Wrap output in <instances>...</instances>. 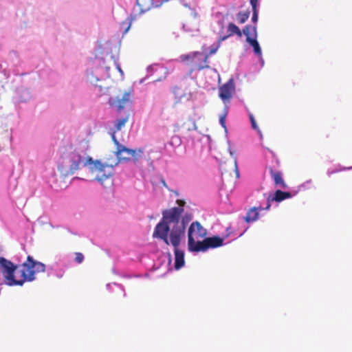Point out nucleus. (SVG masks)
<instances>
[{"label":"nucleus","mask_w":352,"mask_h":352,"mask_svg":"<svg viewBox=\"0 0 352 352\" xmlns=\"http://www.w3.org/2000/svg\"><path fill=\"white\" fill-rule=\"evenodd\" d=\"M263 210H265V208L261 206L252 208L248 211L246 216L244 217L245 221L247 223L256 221L258 219L259 211Z\"/></svg>","instance_id":"obj_15"},{"label":"nucleus","mask_w":352,"mask_h":352,"mask_svg":"<svg viewBox=\"0 0 352 352\" xmlns=\"http://www.w3.org/2000/svg\"><path fill=\"white\" fill-rule=\"evenodd\" d=\"M250 120L251 122L252 127L256 131H259L258 125L252 114H250Z\"/></svg>","instance_id":"obj_19"},{"label":"nucleus","mask_w":352,"mask_h":352,"mask_svg":"<svg viewBox=\"0 0 352 352\" xmlns=\"http://www.w3.org/2000/svg\"><path fill=\"white\" fill-rule=\"evenodd\" d=\"M207 248H216L221 247L223 244V240L219 236H212L206 238Z\"/></svg>","instance_id":"obj_17"},{"label":"nucleus","mask_w":352,"mask_h":352,"mask_svg":"<svg viewBox=\"0 0 352 352\" xmlns=\"http://www.w3.org/2000/svg\"><path fill=\"white\" fill-rule=\"evenodd\" d=\"M252 20L254 23H256L258 21V12L257 10H254L252 14Z\"/></svg>","instance_id":"obj_24"},{"label":"nucleus","mask_w":352,"mask_h":352,"mask_svg":"<svg viewBox=\"0 0 352 352\" xmlns=\"http://www.w3.org/2000/svg\"><path fill=\"white\" fill-rule=\"evenodd\" d=\"M180 232L175 231L168 238L169 245L171 244L174 247L175 250V267L177 270L180 269L184 265V253L179 249L182 239L180 238Z\"/></svg>","instance_id":"obj_7"},{"label":"nucleus","mask_w":352,"mask_h":352,"mask_svg":"<svg viewBox=\"0 0 352 352\" xmlns=\"http://www.w3.org/2000/svg\"><path fill=\"white\" fill-rule=\"evenodd\" d=\"M226 114H223L222 115L220 118H219V122H220V124H221V126L226 129Z\"/></svg>","instance_id":"obj_22"},{"label":"nucleus","mask_w":352,"mask_h":352,"mask_svg":"<svg viewBox=\"0 0 352 352\" xmlns=\"http://www.w3.org/2000/svg\"><path fill=\"white\" fill-rule=\"evenodd\" d=\"M109 102L110 106L116 109L118 112L126 109L124 115L115 121L114 126L116 130L118 131L124 126L131 115L130 107L132 104V91H125L121 96L110 98Z\"/></svg>","instance_id":"obj_3"},{"label":"nucleus","mask_w":352,"mask_h":352,"mask_svg":"<svg viewBox=\"0 0 352 352\" xmlns=\"http://www.w3.org/2000/svg\"><path fill=\"white\" fill-rule=\"evenodd\" d=\"M117 68L118 69V70H119L120 72H122V69H120V67L118 65L117 66Z\"/></svg>","instance_id":"obj_28"},{"label":"nucleus","mask_w":352,"mask_h":352,"mask_svg":"<svg viewBox=\"0 0 352 352\" xmlns=\"http://www.w3.org/2000/svg\"><path fill=\"white\" fill-rule=\"evenodd\" d=\"M207 234V230L199 222L195 221L191 223L188 231V238L190 243L193 239H200L204 238Z\"/></svg>","instance_id":"obj_10"},{"label":"nucleus","mask_w":352,"mask_h":352,"mask_svg":"<svg viewBox=\"0 0 352 352\" xmlns=\"http://www.w3.org/2000/svg\"><path fill=\"white\" fill-rule=\"evenodd\" d=\"M76 256H75V261L78 263H81L83 260H84V256L82 253L80 252H76L75 254Z\"/></svg>","instance_id":"obj_20"},{"label":"nucleus","mask_w":352,"mask_h":352,"mask_svg":"<svg viewBox=\"0 0 352 352\" xmlns=\"http://www.w3.org/2000/svg\"><path fill=\"white\" fill-rule=\"evenodd\" d=\"M292 197V194L289 192H284L280 190H276L274 196L272 197H269L267 199V206L265 207V210H269L271 207V201L280 202L286 199Z\"/></svg>","instance_id":"obj_12"},{"label":"nucleus","mask_w":352,"mask_h":352,"mask_svg":"<svg viewBox=\"0 0 352 352\" xmlns=\"http://www.w3.org/2000/svg\"><path fill=\"white\" fill-rule=\"evenodd\" d=\"M345 169H346L345 168H340V169H335V170H328L327 171V175L330 177L332 174L338 173L339 171H341V170H345Z\"/></svg>","instance_id":"obj_25"},{"label":"nucleus","mask_w":352,"mask_h":352,"mask_svg":"<svg viewBox=\"0 0 352 352\" xmlns=\"http://www.w3.org/2000/svg\"><path fill=\"white\" fill-rule=\"evenodd\" d=\"M142 149H130L123 145H118L116 148V156L119 162H138L142 157Z\"/></svg>","instance_id":"obj_8"},{"label":"nucleus","mask_w":352,"mask_h":352,"mask_svg":"<svg viewBox=\"0 0 352 352\" xmlns=\"http://www.w3.org/2000/svg\"><path fill=\"white\" fill-rule=\"evenodd\" d=\"M183 212V208H172L163 210L162 218L156 225L153 237L162 240L167 245H169L168 234L171 236L175 231L180 232V238L182 239L186 226L192 219L191 215L186 214L180 219Z\"/></svg>","instance_id":"obj_2"},{"label":"nucleus","mask_w":352,"mask_h":352,"mask_svg":"<svg viewBox=\"0 0 352 352\" xmlns=\"http://www.w3.org/2000/svg\"><path fill=\"white\" fill-rule=\"evenodd\" d=\"M45 265L28 256L21 265H14L4 257H0V271L3 274L6 283L9 286H22L26 281L35 280V274L44 272Z\"/></svg>","instance_id":"obj_1"},{"label":"nucleus","mask_w":352,"mask_h":352,"mask_svg":"<svg viewBox=\"0 0 352 352\" xmlns=\"http://www.w3.org/2000/svg\"><path fill=\"white\" fill-rule=\"evenodd\" d=\"M188 250L191 252H205L208 250L206 238L203 241L199 239H193L192 243H190L188 239Z\"/></svg>","instance_id":"obj_13"},{"label":"nucleus","mask_w":352,"mask_h":352,"mask_svg":"<svg viewBox=\"0 0 352 352\" xmlns=\"http://www.w3.org/2000/svg\"><path fill=\"white\" fill-rule=\"evenodd\" d=\"M221 42H219V39L217 45L215 47H212L210 48L209 55H212L217 52V51L218 50V49L219 48V47L221 45Z\"/></svg>","instance_id":"obj_21"},{"label":"nucleus","mask_w":352,"mask_h":352,"mask_svg":"<svg viewBox=\"0 0 352 352\" xmlns=\"http://www.w3.org/2000/svg\"><path fill=\"white\" fill-rule=\"evenodd\" d=\"M249 16V12H239L236 15L237 21L241 24L244 23L248 19Z\"/></svg>","instance_id":"obj_18"},{"label":"nucleus","mask_w":352,"mask_h":352,"mask_svg":"<svg viewBox=\"0 0 352 352\" xmlns=\"http://www.w3.org/2000/svg\"><path fill=\"white\" fill-rule=\"evenodd\" d=\"M209 55H204L200 52H193L188 54H182L179 56L182 62H189L192 66V69L201 70L208 68L207 64Z\"/></svg>","instance_id":"obj_4"},{"label":"nucleus","mask_w":352,"mask_h":352,"mask_svg":"<svg viewBox=\"0 0 352 352\" xmlns=\"http://www.w3.org/2000/svg\"><path fill=\"white\" fill-rule=\"evenodd\" d=\"M250 4L252 7V11L257 10L258 0H250Z\"/></svg>","instance_id":"obj_23"},{"label":"nucleus","mask_w":352,"mask_h":352,"mask_svg":"<svg viewBox=\"0 0 352 352\" xmlns=\"http://www.w3.org/2000/svg\"><path fill=\"white\" fill-rule=\"evenodd\" d=\"M66 159L69 164V171L72 173L79 170L81 166H86L94 163L92 157L89 156L84 157L76 151L68 153Z\"/></svg>","instance_id":"obj_5"},{"label":"nucleus","mask_w":352,"mask_h":352,"mask_svg":"<svg viewBox=\"0 0 352 352\" xmlns=\"http://www.w3.org/2000/svg\"><path fill=\"white\" fill-rule=\"evenodd\" d=\"M270 173L272 178L274 180L276 186L285 189L287 188V185L285 182L283 175L280 171H276L272 168H270Z\"/></svg>","instance_id":"obj_14"},{"label":"nucleus","mask_w":352,"mask_h":352,"mask_svg":"<svg viewBox=\"0 0 352 352\" xmlns=\"http://www.w3.org/2000/svg\"><path fill=\"white\" fill-rule=\"evenodd\" d=\"M234 91V82L230 79L226 83L219 87V97L223 100H229Z\"/></svg>","instance_id":"obj_11"},{"label":"nucleus","mask_w":352,"mask_h":352,"mask_svg":"<svg viewBox=\"0 0 352 352\" xmlns=\"http://www.w3.org/2000/svg\"><path fill=\"white\" fill-rule=\"evenodd\" d=\"M243 33L246 36L247 43L253 47L254 54L256 56H261L262 55V52L259 43L256 40V26L248 25L243 28Z\"/></svg>","instance_id":"obj_9"},{"label":"nucleus","mask_w":352,"mask_h":352,"mask_svg":"<svg viewBox=\"0 0 352 352\" xmlns=\"http://www.w3.org/2000/svg\"><path fill=\"white\" fill-rule=\"evenodd\" d=\"M94 170L96 172V179L101 184L109 178H111L114 174V166L118 162L113 164H104L98 160L94 162Z\"/></svg>","instance_id":"obj_6"},{"label":"nucleus","mask_w":352,"mask_h":352,"mask_svg":"<svg viewBox=\"0 0 352 352\" xmlns=\"http://www.w3.org/2000/svg\"><path fill=\"white\" fill-rule=\"evenodd\" d=\"M227 29H228V32H229V34L228 35H226V36H220L219 37V42H222V41H225L229 36H232L234 34L237 35L239 37H241L242 36V34H243V32H241L240 30L239 27L236 26L233 23H229L228 25Z\"/></svg>","instance_id":"obj_16"},{"label":"nucleus","mask_w":352,"mask_h":352,"mask_svg":"<svg viewBox=\"0 0 352 352\" xmlns=\"http://www.w3.org/2000/svg\"><path fill=\"white\" fill-rule=\"evenodd\" d=\"M177 204L179 205L178 208H183V206L185 204V201L184 200L177 199Z\"/></svg>","instance_id":"obj_27"},{"label":"nucleus","mask_w":352,"mask_h":352,"mask_svg":"<svg viewBox=\"0 0 352 352\" xmlns=\"http://www.w3.org/2000/svg\"><path fill=\"white\" fill-rule=\"evenodd\" d=\"M111 138H112V140L113 141V142L115 143V144H116L117 146V148L118 147V145H121L119 142L117 140V139L116 138V135H115V132H113L111 135Z\"/></svg>","instance_id":"obj_26"}]
</instances>
